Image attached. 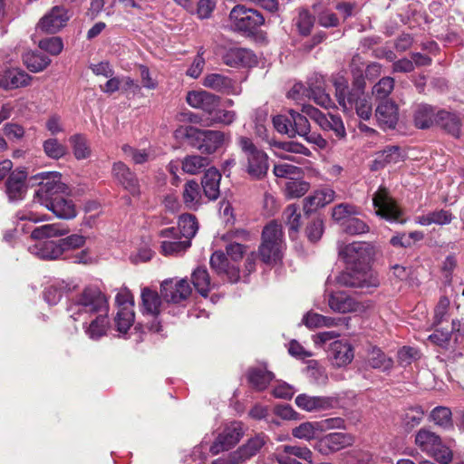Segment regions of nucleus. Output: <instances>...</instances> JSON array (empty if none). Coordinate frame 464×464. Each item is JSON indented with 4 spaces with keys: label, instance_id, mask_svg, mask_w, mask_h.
Segmentation results:
<instances>
[{
    "label": "nucleus",
    "instance_id": "obj_56",
    "mask_svg": "<svg viewBox=\"0 0 464 464\" xmlns=\"http://www.w3.org/2000/svg\"><path fill=\"white\" fill-rule=\"evenodd\" d=\"M134 316L133 307L118 308L115 317L117 331L123 334L127 333L134 322Z\"/></svg>",
    "mask_w": 464,
    "mask_h": 464
},
{
    "label": "nucleus",
    "instance_id": "obj_46",
    "mask_svg": "<svg viewBox=\"0 0 464 464\" xmlns=\"http://www.w3.org/2000/svg\"><path fill=\"white\" fill-rule=\"evenodd\" d=\"M289 114L292 120V132L290 133V138H294L296 135L301 137L307 135L310 130V123L307 120L308 115L303 111L299 113L294 110H290Z\"/></svg>",
    "mask_w": 464,
    "mask_h": 464
},
{
    "label": "nucleus",
    "instance_id": "obj_39",
    "mask_svg": "<svg viewBox=\"0 0 464 464\" xmlns=\"http://www.w3.org/2000/svg\"><path fill=\"white\" fill-rule=\"evenodd\" d=\"M274 378V373L261 368L248 371L247 379L252 387L257 391L265 390Z\"/></svg>",
    "mask_w": 464,
    "mask_h": 464
},
{
    "label": "nucleus",
    "instance_id": "obj_50",
    "mask_svg": "<svg viewBox=\"0 0 464 464\" xmlns=\"http://www.w3.org/2000/svg\"><path fill=\"white\" fill-rule=\"evenodd\" d=\"M340 319H335L329 316H324L317 313H307L304 318L303 323L308 328H320V327H332L336 326Z\"/></svg>",
    "mask_w": 464,
    "mask_h": 464
},
{
    "label": "nucleus",
    "instance_id": "obj_48",
    "mask_svg": "<svg viewBox=\"0 0 464 464\" xmlns=\"http://www.w3.org/2000/svg\"><path fill=\"white\" fill-rule=\"evenodd\" d=\"M435 118L433 109L427 104L419 105L414 111V123L420 129L430 127Z\"/></svg>",
    "mask_w": 464,
    "mask_h": 464
},
{
    "label": "nucleus",
    "instance_id": "obj_7",
    "mask_svg": "<svg viewBox=\"0 0 464 464\" xmlns=\"http://www.w3.org/2000/svg\"><path fill=\"white\" fill-rule=\"evenodd\" d=\"M346 265L369 269V261L373 254L372 247L367 243L353 242L340 251Z\"/></svg>",
    "mask_w": 464,
    "mask_h": 464
},
{
    "label": "nucleus",
    "instance_id": "obj_15",
    "mask_svg": "<svg viewBox=\"0 0 464 464\" xmlns=\"http://www.w3.org/2000/svg\"><path fill=\"white\" fill-rule=\"evenodd\" d=\"M69 20L66 8L53 6L37 24V29L47 34H55L65 26Z\"/></svg>",
    "mask_w": 464,
    "mask_h": 464
},
{
    "label": "nucleus",
    "instance_id": "obj_4",
    "mask_svg": "<svg viewBox=\"0 0 464 464\" xmlns=\"http://www.w3.org/2000/svg\"><path fill=\"white\" fill-rule=\"evenodd\" d=\"M228 20L232 30L248 34H253L265 24V17L260 12L244 5H235L229 13Z\"/></svg>",
    "mask_w": 464,
    "mask_h": 464
},
{
    "label": "nucleus",
    "instance_id": "obj_54",
    "mask_svg": "<svg viewBox=\"0 0 464 464\" xmlns=\"http://www.w3.org/2000/svg\"><path fill=\"white\" fill-rule=\"evenodd\" d=\"M26 67L34 72H42L51 63V60L43 53H28L24 55Z\"/></svg>",
    "mask_w": 464,
    "mask_h": 464
},
{
    "label": "nucleus",
    "instance_id": "obj_62",
    "mask_svg": "<svg viewBox=\"0 0 464 464\" xmlns=\"http://www.w3.org/2000/svg\"><path fill=\"white\" fill-rule=\"evenodd\" d=\"M422 238H423V234L421 232L413 231L409 234L401 233V234L393 236L391 238L390 243L393 246H396V247L407 248V247L412 246V245L415 242L420 241Z\"/></svg>",
    "mask_w": 464,
    "mask_h": 464
},
{
    "label": "nucleus",
    "instance_id": "obj_18",
    "mask_svg": "<svg viewBox=\"0 0 464 464\" xmlns=\"http://www.w3.org/2000/svg\"><path fill=\"white\" fill-rule=\"evenodd\" d=\"M202 84L204 87L220 93L228 95H238L241 93V88L236 82L221 73L207 74L203 79Z\"/></svg>",
    "mask_w": 464,
    "mask_h": 464
},
{
    "label": "nucleus",
    "instance_id": "obj_2",
    "mask_svg": "<svg viewBox=\"0 0 464 464\" xmlns=\"http://www.w3.org/2000/svg\"><path fill=\"white\" fill-rule=\"evenodd\" d=\"M237 145L244 154L246 172L253 179H264L269 169L267 154L258 149L251 139L245 136L237 139Z\"/></svg>",
    "mask_w": 464,
    "mask_h": 464
},
{
    "label": "nucleus",
    "instance_id": "obj_19",
    "mask_svg": "<svg viewBox=\"0 0 464 464\" xmlns=\"http://www.w3.org/2000/svg\"><path fill=\"white\" fill-rule=\"evenodd\" d=\"M406 158L405 153L399 146H387L382 150L375 153L374 160L372 164V170H378L386 166L396 165L403 162Z\"/></svg>",
    "mask_w": 464,
    "mask_h": 464
},
{
    "label": "nucleus",
    "instance_id": "obj_38",
    "mask_svg": "<svg viewBox=\"0 0 464 464\" xmlns=\"http://www.w3.org/2000/svg\"><path fill=\"white\" fill-rule=\"evenodd\" d=\"M109 327L107 313H100L96 314L95 318L85 328V333L91 339L98 340L107 334Z\"/></svg>",
    "mask_w": 464,
    "mask_h": 464
},
{
    "label": "nucleus",
    "instance_id": "obj_30",
    "mask_svg": "<svg viewBox=\"0 0 464 464\" xmlns=\"http://www.w3.org/2000/svg\"><path fill=\"white\" fill-rule=\"evenodd\" d=\"M26 173L24 170L13 171L6 183V193L10 200L21 199L26 191Z\"/></svg>",
    "mask_w": 464,
    "mask_h": 464
},
{
    "label": "nucleus",
    "instance_id": "obj_6",
    "mask_svg": "<svg viewBox=\"0 0 464 464\" xmlns=\"http://www.w3.org/2000/svg\"><path fill=\"white\" fill-rule=\"evenodd\" d=\"M302 111L318 124L323 130H332L338 139H343L346 136L345 128L341 117L330 113L324 114L310 104L304 105Z\"/></svg>",
    "mask_w": 464,
    "mask_h": 464
},
{
    "label": "nucleus",
    "instance_id": "obj_44",
    "mask_svg": "<svg viewBox=\"0 0 464 464\" xmlns=\"http://www.w3.org/2000/svg\"><path fill=\"white\" fill-rule=\"evenodd\" d=\"M191 280L196 290L203 296H207L212 288L210 276L206 267L199 266L191 275Z\"/></svg>",
    "mask_w": 464,
    "mask_h": 464
},
{
    "label": "nucleus",
    "instance_id": "obj_51",
    "mask_svg": "<svg viewBox=\"0 0 464 464\" xmlns=\"http://www.w3.org/2000/svg\"><path fill=\"white\" fill-rule=\"evenodd\" d=\"M43 150L44 154L52 160H60L67 152V147L55 138H49L43 142Z\"/></svg>",
    "mask_w": 464,
    "mask_h": 464
},
{
    "label": "nucleus",
    "instance_id": "obj_32",
    "mask_svg": "<svg viewBox=\"0 0 464 464\" xmlns=\"http://www.w3.org/2000/svg\"><path fill=\"white\" fill-rule=\"evenodd\" d=\"M221 174L215 168H209L204 174L201 186L204 195L208 200H216L219 196Z\"/></svg>",
    "mask_w": 464,
    "mask_h": 464
},
{
    "label": "nucleus",
    "instance_id": "obj_33",
    "mask_svg": "<svg viewBox=\"0 0 464 464\" xmlns=\"http://www.w3.org/2000/svg\"><path fill=\"white\" fill-rule=\"evenodd\" d=\"M31 82V76L24 71L11 69L5 72L0 79V87L10 90L28 86Z\"/></svg>",
    "mask_w": 464,
    "mask_h": 464
},
{
    "label": "nucleus",
    "instance_id": "obj_22",
    "mask_svg": "<svg viewBox=\"0 0 464 464\" xmlns=\"http://www.w3.org/2000/svg\"><path fill=\"white\" fill-rule=\"evenodd\" d=\"M210 266L218 275H225L231 283H237L240 278L239 269L230 266L227 256L222 251H215L210 257Z\"/></svg>",
    "mask_w": 464,
    "mask_h": 464
},
{
    "label": "nucleus",
    "instance_id": "obj_31",
    "mask_svg": "<svg viewBox=\"0 0 464 464\" xmlns=\"http://www.w3.org/2000/svg\"><path fill=\"white\" fill-rule=\"evenodd\" d=\"M182 201L188 210H197L201 206V188L196 180L191 179L185 183L182 191Z\"/></svg>",
    "mask_w": 464,
    "mask_h": 464
},
{
    "label": "nucleus",
    "instance_id": "obj_29",
    "mask_svg": "<svg viewBox=\"0 0 464 464\" xmlns=\"http://www.w3.org/2000/svg\"><path fill=\"white\" fill-rule=\"evenodd\" d=\"M44 207L51 210L57 218L63 219L73 218L77 214L73 202L63 196L54 197Z\"/></svg>",
    "mask_w": 464,
    "mask_h": 464
},
{
    "label": "nucleus",
    "instance_id": "obj_17",
    "mask_svg": "<svg viewBox=\"0 0 464 464\" xmlns=\"http://www.w3.org/2000/svg\"><path fill=\"white\" fill-rule=\"evenodd\" d=\"M330 308L337 313H362L365 305L343 291L332 293L328 297Z\"/></svg>",
    "mask_w": 464,
    "mask_h": 464
},
{
    "label": "nucleus",
    "instance_id": "obj_58",
    "mask_svg": "<svg viewBox=\"0 0 464 464\" xmlns=\"http://www.w3.org/2000/svg\"><path fill=\"white\" fill-rule=\"evenodd\" d=\"M424 416V411L420 407L408 409L401 417V424L405 430L410 431L418 426Z\"/></svg>",
    "mask_w": 464,
    "mask_h": 464
},
{
    "label": "nucleus",
    "instance_id": "obj_34",
    "mask_svg": "<svg viewBox=\"0 0 464 464\" xmlns=\"http://www.w3.org/2000/svg\"><path fill=\"white\" fill-rule=\"evenodd\" d=\"M295 404L305 411H317L331 407V400L322 396H309L305 393L295 398Z\"/></svg>",
    "mask_w": 464,
    "mask_h": 464
},
{
    "label": "nucleus",
    "instance_id": "obj_20",
    "mask_svg": "<svg viewBox=\"0 0 464 464\" xmlns=\"http://www.w3.org/2000/svg\"><path fill=\"white\" fill-rule=\"evenodd\" d=\"M112 175L130 193L139 194L140 186L136 174L125 163L115 162L112 166Z\"/></svg>",
    "mask_w": 464,
    "mask_h": 464
},
{
    "label": "nucleus",
    "instance_id": "obj_21",
    "mask_svg": "<svg viewBox=\"0 0 464 464\" xmlns=\"http://www.w3.org/2000/svg\"><path fill=\"white\" fill-rule=\"evenodd\" d=\"M375 117L381 128L394 129L399 120L398 106L392 101H384L377 106Z\"/></svg>",
    "mask_w": 464,
    "mask_h": 464
},
{
    "label": "nucleus",
    "instance_id": "obj_12",
    "mask_svg": "<svg viewBox=\"0 0 464 464\" xmlns=\"http://www.w3.org/2000/svg\"><path fill=\"white\" fill-rule=\"evenodd\" d=\"M191 292L187 279H166L160 285V295L168 303L179 304L188 298Z\"/></svg>",
    "mask_w": 464,
    "mask_h": 464
},
{
    "label": "nucleus",
    "instance_id": "obj_35",
    "mask_svg": "<svg viewBox=\"0 0 464 464\" xmlns=\"http://www.w3.org/2000/svg\"><path fill=\"white\" fill-rule=\"evenodd\" d=\"M335 87V96L344 111H349L353 108L354 96L356 92L348 91V82L343 77L335 78L334 81Z\"/></svg>",
    "mask_w": 464,
    "mask_h": 464
},
{
    "label": "nucleus",
    "instance_id": "obj_42",
    "mask_svg": "<svg viewBox=\"0 0 464 464\" xmlns=\"http://www.w3.org/2000/svg\"><path fill=\"white\" fill-rule=\"evenodd\" d=\"M178 232L183 238L191 240L198 232V224L197 218L192 214H183L179 217L178 222Z\"/></svg>",
    "mask_w": 464,
    "mask_h": 464
},
{
    "label": "nucleus",
    "instance_id": "obj_64",
    "mask_svg": "<svg viewBox=\"0 0 464 464\" xmlns=\"http://www.w3.org/2000/svg\"><path fill=\"white\" fill-rule=\"evenodd\" d=\"M394 88V80L392 77H383L372 89V94L377 99L387 98Z\"/></svg>",
    "mask_w": 464,
    "mask_h": 464
},
{
    "label": "nucleus",
    "instance_id": "obj_61",
    "mask_svg": "<svg viewBox=\"0 0 464 464\" xmlns=\"http://www.w3.org/2000/svg\"><path fill=\"white\" fill-rule=\"evenodd\" d=\"M310 189V183L304 180L293 179L285 184V195L289 198L303 197Z\"/></svg>",
    "mask_w": 464,
    "mask_h": 464
},
{
    "label": "nucleus",
    "instance_id": "obj_23",
    "mask_svg": "<svg viewBox=\"0 0 464 464\" xmlns=\"http://www.w3.org/2000/svg\"><path fill=\"white\" fill-rule=\"evenodd\" d=\"M223 62L230 67H249L256 64V57L246 48L234 47L227 51L223 56Z\"/></svg>",
    "mask_w": 464,
    "mask_h": 464
},
{
    "label": "nucleus",
    "instance_id": "obj_5",
    "mask_svg": "<svg viewBox=\"0 0 464 464\" xmlns=\"http://www.w3.org/2000/svg\"><path fill=\"white\" fill-rule=\"evenodd\" d=\"M42 181L39 188L35 193V197L41 205L46 206L54 197L66 194L68 191L67 185L62 181V174L57 171H44L37 175Z\"/></svg>",
    "mask_w": 464,
    "mask_h": 464
},
{
    "label": "nucleus",
    "instance_id": "obj_25",
    "mask_svg": "<svg viewBox=\"0 0 464 464\" xmlns=\"http://www.w3.org/2000/svg\"><path fill=\"white\" fill-rule=\"evenodd\" d=\"M335 198V192L330 188H324L314 191L312 195L304 199V211L308 214L324 208L333 202Z\"/></svg>",
    "mask_w": 464,
    "mask_h": 464
},
{
    "label": "nucleus",
    "instance_id": "obj_14",
    "mask_svg": "<svg viewBox=\"0 0 464 464\" xmlns=\"http://www.w3.org/2000/svg\"><path fill=\"white\" fill-rule=\"evenodd\" d=\"M372 201L377 209V215L390 221L399 220L401 211L386 188H380L374 194Z\"/></svg>",
    "mask_w": 464,
    "mask_h": 464
},
{
    "label": "nucleus",
    "instance_id": "obj_53",
    "mask_svg": "<svg viewBox=\"0 0 464 464\" xmlns=\"http://www.w3.org/2000/svg\"><path fill=\"white\" fill-rule=\"evenodd\" d=\"M360 213L359 208L352 204L341 203L336 205L332 211V217L334 220L341 223H346L353 216H356Z\"/></svg>",
    "mask_w": 464,
    "mask_h": 464
},
{
    "label": "nucleus",
    "instance_id": "obj_26",
    "mask_svg": "<svg viewBox=\"0 0 464 464\" xmlns=\"http://www.w3.org/2000/svg\"><path fill=\"white\" fill-rule=\"evenodd\" d=\"M266 441L267 437L265 434H256L235 450L237 455V457L239 458L242 464L245 463L246 460L259 453Z\"/></svg>",
    "mask_w": 464,
    "mask_h": 464
},
{
    "label": "nucleus",
    "instance_id": "obj_11",
    "mask_svg": "<svg viewBox=\"0 0 464 464\" xmlns=\"http://www.w3.org/2000/svg\"><path fill=\"white\" fill-rule=\"evenodd\" d=\"M353 437L349 433L332 432L319 439L314 449L322 455L327 456L353 445Z\"/></svg>",
    "mask_w": 464,
    "mask_h": 464
},
{
    "label": "nucleus",
    "instance_id": "obj_55",
    "mask_svg": "<svg viewBox=\"0 0 464 464\" xmlns=\"http://www.w3.org/2000/svg\"><path fill=\"white\" fill-rule=\"evenodd\" d=\"M69 141L77 160H84L91 155V149L85 136L82 134H74L70 137Z\"/></svg>",
    "mask_w": 464,
    "mask_h": 464
},
{
    "label": "nucleus",
    "instance_id": "obj_49",
    "mask_svg": "<svg viewBox=\"0 0 464 464\" xmlns=\"http://www.w3.org/2000/svg\"><path fill=\"white\" fill-rule=\"evenodd\" d=\"M283 218L289 227V237H294L301 226V214L295 204H291L283 212Z\"/></svg>",
    "mask_w": 464,
    "mask_h": 464
},
{
    "label": "nucleus",
    "instance_id": "obj_28",
    "mask_svg": "<svg viewBox=\"0 0 464 464\" xmlns=\"http://www.w3.org/2000/svg\"><path fill=\"white\" fill-rule=\"evenodd\" d=\"M436 123L455 138L461 135L462 119L456 113L440 111L435 118Z\"/></svg>",
    "mask_w": 464,
    "mask_h": 464
},
{
    "label": "nucleus",
    "instance_id": "obj_45",
    "mask_svg": "<svg viewBox=\"0 0 464 464\" xmlns=\"http://www.w3.org/2000/svg\"><path fill=\"white\" fill-rule=\"evenodd\" d=\"M453 218L450 210L439 209L419 217V223L422 226H430L431 224L443 226L450 224Z\"/></svg>",
    "mask_w": 464,
    "mask_h": 464
},
{
    "label": "nucleus",
    "instance_id": "obj_37",
    "mask_svg": "<svg viewBox=\"0 0 464 464\" xmlns=\"http://www.w3.org/2000/svg\"><path fill=\"white\" fill-rule=\"evenodd\" d=\"M440 438L428 429H420L415 436V444L429 455L440 445Z\"/></svg>",
    "mask_w": 464,
    "mask_h": 464
},
{
    "label": "nucleus",
    "instance_id": "obj_10",
    "mask_svg": "<svg viewBox=\"0 0 464 464\" xmlns=\"http://www.w3.org/2000/svg\"><path fill=\"white\" fill-rule=\"evenodd\" d=\"M244 430L241 422H232L227 425L217 437L210 446V452L217 455L221 451L228 450L234 447L243 437Z\"/></svg>",
    "mask_w": 464,
    "mask_h": 464
},
{
    "label": "nucleus",
    "instance_id": "obj_13",
    "mask_svg": "<svg viewBox=\"0 0 464 464\" xmlns=\"http://www.w3.org/2000/svg\"><path fill=\"white\" fill-rule=\"evenodd\" d=\"M224 141L225 134L222 131L198 129L191 146L202 153L212 154L223 145Z\"/></svg>",
    "mask_w": 464,
    "mask_h": 464
},
{
    "label": "nucleus",
    "instance_id": "obj_40",
    "mask_svg": "<svg viewBox=\"0 0 464 464\" xmlns=\"http://www.w3.org/2000/svg\"><path fill=\"white\" fill-rule=\"evenodd\" d=\"M366 362L370 367L382 371L390 370L393 365L392 360L377 347H372L368 351Z\"/></svg>",
    "mask_w": 464,
    "mask_h": 464
},
{
    "label": "nucleus",
    "instance_id": "obj_36",
    "mask_svg": "<svg viewBox=\"0 0 464 464\" xmlns=\"http://www.w3.org/2000/svg\"><path fill=\"white\" fill-rule=\"evenodd\" d=\"M161 297L156 291L148 287L142 289V312L154 317L160 314Z\"/></svg>",
    "mask_w": 464,
    "mask_h": 464
},
{
    "label": "nucleus",
    "instance_id": "obj_16",
    "mask_svg": "<svg viewBox=\"0 0 464 464\" xmlns=\"http://www.w3.org/2000/svg\"><path fill=\"white\" fill-rule=\"evenodd\" d=\"M187 102L193 108L212 115L219 107L221 98L207 91H191L187 94Z\"/></svg>",
    "mask_w": 464,
    "mask_h": 464
},
{
    "label": "nucleus",
    "instance_id": "obj_52",
    "mask_svg": "<svg viewBox=\"0 0 464 464\" xmlns=\"http://www.w3.org/2000/svg\"><path fill=\"white\" fill-rule=\"evenodd\" d=\"M68 233V230L62 228L59 224H48L35 227L31 237L34 239H44L47 237H60Z\"/></svg>",
    "mask_w": 464,
    "mask_h": 464
},
{
    "label": "nucleus",
    "instance_id": "obj_24",
    "mask_svg": "<svg viewBox=\"0 0 464 464\" xmlns=\"http://www.w3.org/2000/svg\"><path fill=\"white\" fill-rule=\"evenodd\" d=\"M307 92V96L316 104L326 109L332 107L333 102L325 92L324 79L322 75H314L308 80Z\"/></svg>",
    "mask_w": 464,
    "mask_h": 464
},
{
    "label": "nucleus",
    "instance_id": "obj_47",
    "mask_svg": "<svg viewBox=\"0 0 464 464\" xmlns=\"http://www.w3.org/2000/svg\"><path fill=\"white\" fill-rule=\"evenodd\" d=\"M76 286L65 281L57 282L44 291V299L50 304H56L64 292L73 290Z\"/></svg>",
    "mask_w": 464,
    "mask_h": 464
},
{
    "label": "nucleus",
    "instance_id": "obj_27",
    "mask_svg": "<svg viewBox=\"0 0 464 464\" xmlns=\"http://www.w3.org/2000/svg\"><path fill=\"white\" fill-rule=\"evenodd\" d=\"M330 354L332 362L336 367L349 364L354 357L352 345L343 341H334L331 343Z\"/></svg>",
    "mask_w": 464,
    "mask_h": 464
},
{
    "label": "nucleus",
    "instance_id": "obj_63",
    "mask_svg": "<svg viewBox=\"0 0 464 464\" xmlns=\"http://www.w3.org/2000/svg\"><path fill=\"white\" fill-rule=\"evenodd\" d=\"M316 431H319L316 421H306L293 429L292 435L295 438L309 441L314 438Z\"/></svg>",
    "mask_w": 464,
    "mask_h": 464
},
{
    "label": "nucleus",
    "instance_id": "obj_57",
    "mask_svg": "<svg viewBox=\"0 0 464 464\" xmlns=\"http://www.w3.org/2000/svg\"><path fill=\"white\" fill-rule=\"evenodd\" d=\"M452 413L450 408L438 406L430 414V419L438 426L444 429L452 427Z\"/></svg>",
    "mask_w": 464,
    "mask_h": 464
},
{
    "label": "nucleus",
    "instance_id": "obj_41",
    "mask_svg": "<svg viewBox=\"0 0 464 464\" xmlns=\"http://www.w3.org/2000/svg\"><path fill=\"white\" fill-rule=\"evenodd\" d=\"M210 163L208 157L200 155H188L182 160L181 168L189 175H196L205 169Z\"/></svg>",
    "mask_w": 464,
    "mask_h": 464
},
{
    "label": "nucleus",
    "instance_id": "obj_59",
    "mask_svg": "<svg viewBox=\"0 0 464 464\" xmlns=\"http://www.w3.org/2000/svg\"><path fill=\"white\" fill-rule=\"evenodd\" d=\"M314 24V17L307 9L302 8L298 11L295 18V25L300 34L307 36L310 34Z\"/></svg>",
    "mask_w": 464,
    "mask_h": 464
},
{
    "label": "nucleus",
    "instance_id": "obj_43",
    "mask_svg": "<svg viewBox=\"0 0 464 464\" xmlns=\"http://www.w3.org/2000/svg\"><path fill=\"white\" fill-rule=\"evenodd\" d=\"M34 249L36 250L35 254L40 258L48 260L57 259L63 253L60 241H45L35 245Z\"/></svg>",
    "mask_w": 464,
    "mask_h": 464
},
{
    "label": "nucleus",
    "instance_id": "obj_1",
    "mask_svg": "<svg viewBox=\"0 0 464 464\" xmlns=\"http://www.w3.org/2000/svg\"><path fill=\"white\" fill-rule=\"evenodd\" d=\"M109 305L105 295L99 287L88 285L71 302L68 311L71 317L77 321L82 316L91 317L96 314L108 313Z\"/></svg>",
    "mask_w": 464,
    "mask_h": 464
},
{
    "label": "nucleus",
    "instance_id": "obj_60",
    "mask_svg": "<svg viewBox=\"0 0 464 464\" xmlns=\"http://www.w3.org/2000/svg\"><path fill=\"white\" fill-rule=\"evenodd\" d=\"M353 106L357 115L362 120H369L372 113V103L370 98L366 97L363 93L356 91L354 96Z\"/></svg>",
    "mask_w": 464,
    "mask_h": 464
},
{
    "label": "nucleus",
    "instance_id": "obj_8",
    "mask_svg": "<svg viewBox=\"0 0 464 464\" xmlns=\"http://www.w3.org/2000/svg\"><path fill=\"white\" fill-rule=\"evenodd\" d=\"M163 238L160 245V253L163 256H176L187 251L191 242L182 237L176 227H168L160 232Z\"/></svg>",
    "mask_w": 464,
    "mask_h": 464
},
{
    "label": "nucleus",
    "instance_id": "obj_3",
    "mask_svg": "<svg viewBox=\"0 0 464 464\" xmlns=\"http://www.w3.org/2000/svg\"><path fill=\"white\" fill-rule=\"evenodd\" d=\"M283 237L282 227L276 221L270 222L264 227L262 243L259 246V255L264 263H276L281 258L285 245Z\"/></svg>",
    "mask_w": 464,
    "mask_h": 464
},
{
    "label": "nucleus",
    "instance_id": "obj_9",
    "mask_svg": "<svg viewBox=\"0 0 464 464\" xmlns=\"http://www.w3.org/2000/svg\"><path fill=\"white\" fill-rule=\"evenodd\" d=\"M337 283L343 286L360 288L376 285L369 269L348 265L346 269L337 276Z\"/></svg>",
    "mask_w": 464,
    "mask_h": 464
}]
</instances>
